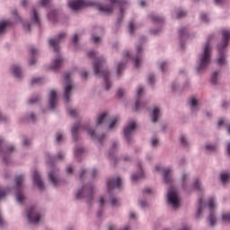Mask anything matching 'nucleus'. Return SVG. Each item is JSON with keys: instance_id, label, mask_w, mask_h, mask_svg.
I'll return each instance as SVG.
<instances>
[{"instance_id": "nucleus-1", "label": "nucleus", "mask_w": 230, "mask_h": 230, "mask_svg": "<svg viewBox=\"0 0 230 230\" xmlns=\"http://www.w3.org/2000/svg\"><path fill=\"white\" fill-rule=\"evenodd\" d=\"M111 5H102L97 2H91L87 0H72L68 3L69 8L74 12H78L82 8H87V6H96L99 12L104 13H111L114 11V6L120 8L121 15H123V4H127L128 2L125 0H110Z\"/></svg>"}, {"instance_id": "nucleus-2", "label": "nucleus", "mask_w": 230, "mask_h": 230, "mask_svg": "<svg viewBox=\"0 0 230 230\" xmlns=\"http://www.w3.org/2000/svg\"><path fill=\"white\" fill-rule=\"evenodd\" d=\"M88 57L90 58H95V62L93 64L94 73L97 75V76L104 78L105 90L109 91V89L111 87V81H109V70L103 69V66H105V59L103 58H96V52L93 50L88 52Z\"/></svg>"}, {"instance_id": "nucleus-3", "label": "nucleus", "mask_w": 230, "mask_h": 230, "mask_svg": "<svg viewBox=\"0 0 230 230\" xmlns=\"http://www.w3.org/2000/svg\"><path fill=\"white\" fill-rule=\"evenodd\" d=\"M211 62V47L209 46V41H208L203 47V52L200 55V58L198 61L197 71H204V68L209 66Z\"/></svg>"}, {"instance_id": "nucleus-4", "label": "nucleus", "mask_w": 230, "mask_h": 230, "mask_svg": "<svg viewBox=\"0 0 230 230\" xmlns=\"http://www.w3.org/2000/svg\"><path fill=\"white\" fill-rule=\"evenodd\" d=\"M223 39L221 44L218 46L219 49V58H217V64L219 66H224L226 64V55L224 54V49L227 48V44H229L230 40V31L225 30L222 31Z\"/></svg>"}, {"instance_id": "nucleus-5", "label": "nucleus", "mask_w": 230, "mask_h": 230, "mask_svg": "<svg viewBox=\"0 0 230 230\" xmlns=\"http://www.w3.org/2000/svg\"><path fill=\"white\" fill-rule=\"evenodd\" d=\"M22 182H24V176L18 175L15 177V191L17 202L22 203L24 201V195L22 194Z\"/></svg>"}, {"instance_id": "nucleus-6", "label": "nucleus", "mask_w": 230, "mask_h": 230, "mask_svg": "<svg viewBox=\"0 0 230 230\" xmlns=\"http://www.w3.org/2000/svg\"><path fill=\"white\" fill-rule=\"evenodd\" d=\"M65 80V102L66 103H69V98H71V91H73V84L71 83V74L66 73L64 75Z\"/></svg>"}, {"instance_id": "nucleus-7", "label": "nucleus", "mask_w": 230, "mask_h": 230, "mask_svg": "<svg viewBox=\"0 0 230 230\" xmlns=\"http://www.w3.org/2000/svg\"><path fill=\"white\" fill-rule=\"evenodd\" d=\"M168 203L172 205L174 209H177V208L181 206V199L179 198V194H177V190H171L168 192Z\"/></svg>"}, {"instance_id": "nucleus-8", "label": "nucleus", "mask_w": 230, "mask_h": 230, "mask_svg": "<svg viewBox=\"0 0 230 230\" xmlns=\"http://www.w3.org/2000/svg\"><path fill=\"white\" fill-rule=\"evenodd\" d=\"M208 207L209 208V217L208 222L209 226H215L217 224V217H215V198H210L208 202Z\"/></svg>"}, {"instance_id": "nucleus-9", "label": "nucleus", "mask_w": 230, "mask_h": 230, "mask_svg": "<svg viewBox=\"0 0 230 230\" xmlns=\"http://www.w3.org/2000/svg\"><path fill=\"white\" fill-rule=\"evenodd\" d=\"M27 218L31 224H39L40 220V214L35 211L33 207L28 208Z\"/></svg>"}, {"instance_id": "nucleus-10", "label": "nucleus", "mask_w": 230, "mask_h": 230, "mask_svg": "<svg viewBox=\"0 0 230 230\" xmlns=\"http://www.w3.org/2000/svg\"><path fill=\"white\" fill-rule=\"evenodd\" d=\"M62 39H66V33L64 32L59 33L55 40H49L50 48H52L56 53H58V51H60V48L58 47V45L60 44V40H62Z\"/></svg>"}, {"instance_id": "nucleus-11", "label": "nucleus", "mask_w": 230, "mask_h": 230, "mask_svg": "<svg viewBox=\"0 0 230 230\" xmlns=\"http://www.w3.org/2000/svg\"><path fill=\"white\" fill-rule=\"evenodd\" d=\"M93 187H88V188L84 187L81 190L77 192L76 199H84V197H85L86 195L88 199L91 200L93 199Z\"/></svg>"}, {"instance_id": "nucleus-12", "label": "nucleus", "mask_w": 230, "mask_h": 230, "mask_svg": "<svg viewBox=\"0 0 230 230\" xmlns=\"http://www.w3.org/2000/svg\"><path fill=\"white\" fill-rule=\"evenodd\" d=\"M134 130H136V122H129L127 127L124 128V137L128 141H130V136L134 134Z\"/></svg>"}, {"instance_id": "nucleus-13", "label": "nucleus", "mask_w": 230, "mask_h": 230, "mask_svg": "<svg viewBox=\"0 0 230 230\" xmlns=\"http://www.w3.org/2000/svg\"><path fill=\"white\" fill-rule=\"evenodd\" d=\"M108 190H114L116 188H119L121 186V178H113L112 180H109L107 181Z\"/></svg>"}, {"instance_id": "nucleus-14", "label": "nucleus", "mask_w": 230, "mask_h": 230, "mask_svg": "<svg viewBox=\"0 0 230 230\" xmlns=\"http://www.w3.org/2000/svg\"><path fill=\"white\" fill-rule=\"evenodd\" d=\"M33 182L35 186L39 188V190H44V182L40 179V174L37 171L33 172Z\"/></svg>"}, {"instance_id": "nucleus-15", "label": "nucleus", "mask_w": 230, "mask_h": 230, "mask_svg": "<svg viewBox=\"0 0 230 230\" xmlns=\"http://www.w3.org/2000/svg\"><path fill=\"white\" fill-rule=\"evenodd\" d=\"M49 109L57 107V92L55 90H51L49 95Z\"/></svg>"}, {"instance_id": "nucleus-16", "label": "nucleus", "mask_w": 230, "mask_h": 230, "mask_svg": "<svg viewBox=\"0 0 230 230\" xmlns=\"http://www.w3.org/2000/svg\"><path fill=\"white\" fill-rule=\"evenodd\" d=\"M85 127L80 125V124H75L73 128H72V136H73V139L74 141H77L78 140V131L79 130H85Z\"/></svg>"}, {"instance_id": "nucleus-17", "label": "nucleus", "mask_w": 230, "mask_h": 230, "mask_svg": "<svg viewBox=\"0 0 230 230\" xmlns=\"http://www.w3.org/2000/svg\"><path fill=\"white\" fill-rule=\"evenodd\" d=\"M64 62V58H62L61 56H58L55 58V60L52 62L51 69L54 71H57V69H60L62 66V63Z\"/></svg>"}, {"instance_id": "nucleus-18", "label": "nucleus", "mask_w": 230, "mask_h": 230, "mask_svg": "<svg viewBox=\"0 0 230 230\" xmlns=\"http://www.w3.org/2000/svg\"><path fill=\"white\" fill-rule=\"evenodd\" d=\"M49 179L54 186H58L60 181L57 180V172H50L49 173Z\"/></svg>"}, {"instance_id": "nucleus-19", "label": "nucleus", "mask_w": 230, "mask_h": 230, "mask_svg": "<svg viewBox=\"0 0 230 230\" xmlns=\"http://www.w3.org/2000/svg\"><path fill=\"white\" fill-rule=\"evenodd\" d=\"M143 87L139 86L137 90V102H136V104H135V109L134 111H137L139 109V105H140V102H139V98L141 97V94H143Z\"/></svg>"}, {"instance_id": "nucleus-20", "label": "nucleus", "mask_w": 230, "mask_h": 230, "mask_svg": "<svg viewBox=\"0 0 230 230\" xmlns=\"http://www.w3.org/2000/svg\"><path fill=\"white\" fill-rule=\"evenodd\" d=\"M170 173H172V170H170V168L164 170V179L166 184H170V182H172V176H170Z\"/></svg>"}, {"instance_id": "nucleus-21", "label": "nucleus", "mask_w": 230, "mask_h": 230, "mask_svg": "<svg viewBox=\"0 0 230 230\" xmlns=\"http://www.w3.org/2000/svg\"><path fill=\"white\" fill-rule=\"evenodd\" d=\"M159 108H154L153 112L151 114L153 123H156L157 119H159Z\"/></svg>"}, {"instance_id": "nucleus-22", "label": "nucleus", "mask_w": 230, "mask_h": 230, "mask_svg": "<svg viewBox=\"0 0 230 230\" xmlns=\"http://www.w3.org/2000/svg\"><path fill=\"white\" fill-rule=\"evenodd\" d=\"M12 71L16 78H21V75H22V70H21V67L14 65L12 67Z\"/></svg>"}, {"instance_id": "nucleus-23", "label": "nucleus", "mask_w": 230, "mask_h": 230, "mask_svg": "<svg viewBox=\"0 0 230 230\" xmlns=\"http://www.w3.org/2000/svg\"><path fill=\"white\" fill-rule=\"evenodd\" d=\"M31 19L35 24H40V20L39 19V14L37 13V10H35V9H32Z\"/></svg>"}, {"instance_id": "nucleus-24", "label": "nucleus", "mask_w": 230, "mask_h": 230, "mask_svg": "<svg viewBox=\"0 0 230 230\" xmlns=\"http://www.w3.org/2000/svg\"><path fill=\"white\" fill-rule=\"evenodd\" d=\"M145 177V173L143 172V170L140 168L139 173L137 175H133L131 177V181L133 182H136L137 181H139V179H143Z\"/></svg>"}, {"instance_id": "nucleus-25", "label": "nucleus", "mask_w": 230, "mask_h": 230, "mask_svg": "<svg viewBox=\"0 0 230 230\" xmlns=\"http://www.w3.org/2000/svg\"><path fill=\"white\" fill-rule=\"evenodd\" d=\"M88 136H91V137H93V139H97L98 141H102V139H103V136L96 137V134L94 133V129H93V128H90L88 130Z\"/></svg>"}, {"instance_id": "nucleus-26", "label": "nucleus", "mask_w": 230, "mask_h": 230, "mask_svg": "<svg viewBox=\"0 0 230 230\" xmlns=\"http://www.w3.org/2000/svg\"><path fill=\"white\" fill-rule=\"evenodd\" d=\"M9 24H10L9 21H4L0 22V35L2 33H4V30H6Z\"/></svg>"}, {"instance_id": "nucleus-27", "label": "nucleus", "mask_w": 230, "mask_h": 230, "mask_svg": "<svg viewBox=\"0 0 230 230\" xmlns=\"http://www.w3.org/2000/svg\"><path fill=\"white\" fill-rule=\"evenodd\" d=\"M150 19H151V21H153V22H164V18L159 17L155 14H151Z\"/></svg>"}, {"instance_id": "nucleus-28", "label": "nucleus", "mask_w": 230, "mask_h": 230, "mask_svg": "<svg viewBox=\"0 0 230 230\" xmlns=\"http://www.w3.org/2000/svg\"><path fill=\"white\" fill-rule=\"evenodd\" d=\"M105 118H107L106 112L99 114V116L97 118V125H102L103 123V119H105Z\"/></svg>"}, {"instance_id": "nucleus-29", "label": "nucleus", "mask_w": 230, "mask_h": 230, "mask_svg": "<svg viewBox=\"0 0 230 230\" xmlns=\"http://www.w3.org/2000/svg\"><path fill=\"white\" fill-rule=\"evenodd\" d=\"M199 208H198V212L196 214V218H199L200 217V215H202V208L204 207V204L202 203V199H199Z\"/></svg>"}, {"instance_id": "nucleus-30", "label": "nucleus", "mask_w": 230, "mask_h": 230, "mask_svg": "<svg viewBox=\"0 0 230 230\" xmlns=\"http://www.w3.org/2000/svg\"><path fill=\"white\" fill-rule=\"evenodd\" d=\"M134 65L137 67L141 64V57L137 56L132 58Z\"/></svg>"}, {"instance_id": "nucleus-31", "label": "nucleus", "mask_w": 230, "mask_h": 230, "mask_svg": "<svg viewBox=\"0 0 230 230\" xmlns=\"http://www.w3.org/2000/svg\"><path fill=\"white\" fill-rule=\"evenodd\" d=\"M119 119L118 117H114L111 119L110 128H114L116 127V123H118Z\"/></svg>"}, {"instance_id": "nucleus-32", "label": "nucleus", "mask_w": 230, "mask_h": 230, "mask_svg": "<svg viewBox=\"0 0 230 230\" xmlns=\"http://www.w3.org/2000/svg\"><path fill=\"white\" fill-rule=\"evenodd\" d=\"M218 77V71H216L212 74V76H211V83L212 84H217V78Z\"/></svg>"}, {"instance_id": "nucleus-33", "label": "nucleus", "mask_w": 230, "mask_h": 230, "mask_svg": "<svg viewBox=\"0 0 230 230\" xmlns=\"http://www.w3.org/2000/svg\"><path fill=\"white\" fill-rule=\"evenodd\" d=\"M229 181V173H222L221 174V181L227 182Z\"/></svg>"}, {"instance_id": "nucleus-34", "label": "nucleus", "mask_w": 230, "mask_h": 230, "mask_svg": "<svg viewBox=\"0 0 230 230\" xmlns=\"http://www.w3.org/2000/svg\"><path fill=\"white\" fill-rule=\"evenodd\" d=\"M194 188L195 190H197L198 191H201V188H200V181L199 180H196L194 181Z\"/></svg>"}, {"instance_id": "nucleus-35", "label": "nucleus", "mask_w": 230, "mask_h": 230, "mask_svg": "<svg viewBox=\"0 0 230 230\" xmlns=\"http://www.w3.org/2000/svg\"><path fill=\"white\" fill-rule=\"evenodd\" d=\"M125 69V63H120L118 65V75H121V71Z\"/></svg>"}, {"instance_id": "nucleus-36", "label": "nucleus", "mask_w": 230, "mask_h": 230, "mask_svg": "<svg viewBox=\"0 0 230 230\" xmlns=\"http://www.w3.org/2000/svg\"><path fill=\"white\" fill-rule=\"evenodd\" d=\"M136 30V25H134V22H129L128 25V31L129 33H134V31Z\"/></svg>"}, {"instance_id": "nucleus-37", "label": "nucleus", "mask_w": 230, "mask_h": 230, "mask_svg": "<svg viewBox=\"0 0 230 230\" xmlns=\"http://www.w3.org/2000/svg\"><path fill=\"white\" fill-rule=\"evenodd\" d=\"M205 148L210 152H215L217 150V146L208 145L205 146Z\"/></svg>"}, {"instance_id": "nucleus-38", "label": "nucleus", "mask_w": 230, "mask_h": 230, "mask_svg": "<svg viewBox=\"0 0 230 230\" xmlns=\"http://www.w3.org/2000/svg\"><path fill=\"white\" fill-rule=\"evenodd\" d=\"M82 153H84L83 147H79V148L75 149V157H78V155H80V154H82Z\"/></svg>"}, {"instance_id": "nucleus-39", "label": "nucleus", "mask_w": 230, "mask_h": 230, "mask_svg": "<svg viewBox=\"0 0 230 230\" xmlns=\"http://www.w3.org/2000/svg\"><path fill=\"white\" fill-rule=\"evenodd\" d=\"M147 82L148 84H154V82H155V77L154 76V75H148Z\"/></svg>"}, {"instance_id": "nucleus-40", "label": "nucleus", "mask_w": 230, "mask_h": 230, "mask_svg": "<svg viewBox=\"0 0 230 230\" xmlns=\"http://www.w3.org/2000/svg\"><path fill=\"white\" fill-rule=\"evenodd\" d=\"M6 197V190L0 187V199H4Z\"/></svg>"}, {"instance_id": "nucleus-41", "label": "nucleus", "mask_w": 230, "mask_h": 230, "mask_svg": "<svg viewBox=\"0 0 230 230\" xmlns=\"http://www.w3.org/2000/svg\"><path fill=\"white\" fill-rule=\"evenodd\" d=\"M222 218L224 222H230V214H224Z\"/></svg>"}, {"instance_id": "nucleus-42", "label": "nucleus", "mask_w": 230, "mask_h": 230, "mask_svg": "<svg viewBox=\"0 0 230 230\" xmlns=\"http://www.w3.org/2000/svg\"><path fill=\"white\" fill-rule=\"evenodd\" d=\"M13 150H14L13 146H9L7 147V150H6V152H5V155H9V154H12Z\"/></svg>"}, {"instance_id": "nucleus-43", "label": "nucleus", "mask_w": 230, "mask_h": 230, "mask_svg": "<svg viewBox=\"0 0 230 230\" xmlns=\"http://www.w3.org/2000/svg\"><path fill=\"white\" fill-rule=\"evenodd\" d=\"M49 1L50 0H40V6H47V4H49Z\"/></svg>"}, {"instance_id": "nucleus-44", "label": "nucleus", "mask_w": 230, "mask_h": 230, "mask_svg": "<svg viewBox=\"0 0 230 230\" xmlns=\"http://www.w3.org/2000/svg\"><path fill=\"white\" fill-rule=\"evenodd\" d=\"M180 140L183 146H186V145H188V142H186V137H184V136H181Z\"/></svg>"}, {"instance_id": "nucleus-45", "label": "nucleus", "mask_w": 230, "mask_h": 230, "mask_svg": "<svg viewBox=\"0 0 230 230\" xmlns=\"http://www.w3.org/2000/svg\"><path fill=\"white\" fill-rule=\"evenodd\" d=\"M190 105L193 108H195V106L197 105V101L195 99H191L190 102H189Z\"/></svg>"}, {"instance_id": "nucleus-46", "label": "nucleus", "mask_w": 230, "mask_h": 230, "mask_svg": "<svg viewBox=\"0 0 230 230\" xmlns=\"http://www.w3.org/2000/svg\"><path fill=\"white\" fill-rule=\"evenodd\" d=\"M179 33L181 38L184 37L186 35V28L180 29Z\"/></svg>"}, {"instance_id": "nucleus-47", "label": "nucleus", "mask_w": 230, "mask_h": 230, "mask_svg": "<svg viewBox=\"0 0 230 230\" xmlns=\"http://www.w3.org/2000/svg\"><path fill=\"white\" fill-rule=\"evenodd\" d=\"M40 100V98L36 97V98H32L31 100H29V103L33 104V103H37V102H39Z\"/></svg>"}, {"instance_id": "nucleus-48", "label": "nucleus", "mask_w": 230, "mask_h": 230, "mask_svg": "<svg viewBox=\"0 0 230 230\" xmlns=\"http://www.w3.org/2000/svg\"><path fill=\"white\" fill-rule=\"evenodd\" d=\"M186 15V12L184 11H181L180 13H178L177 14V19H181V17H184Z\"/></svg>"}, {"instance_id": "nucleus-49", "label": "nucleus", "mask_w": 230, "mask_h": 230, "mask_svg": "<svg viewBox=\"0 0 230 230\" xmlns=\"http://www.w3.org/2000/svg\"><path fill=\"white\" fill-rule=\"evenodd\" d=\"M30 53L32 57H34V55H37V53H39V50H37V49L32 48L30 49Z\"/></svg>"}, {"instance_id": "nucleus-50", "label": "nucleus", "mask_w": 230, "mask_h": 230, "mask_svg": "<svg viewBox=\"0 0 230 230\" xmlns=\"http://www.w3.org/2000/svg\"><path fill=\"white\" fill-rule=\"evenodd\" d=\"M68 114H70V116H72V118H75V116H76V114H77L76 110H69Z\"/></svg>"}, {"instance_id": "nucleus-51", "label": "nucleus", "mask_w": 230, "mask_h": 230, "mask_svg": "<svg viewBox=\"0 0 230 230\" xmlns=\"http://www.w3.org/2000/svg\"><path fill=\"white\" fill-rule=\"evenodd\" d=\"M42 82V78H34L31 80V84H40Z\"/></svg>"}, {"instance_id": "nucleus-52", "label": "nucleus", "mask_w": 230, "mask_h": 230, "mask_svg": "<svg viewBox=\"0 0 230 230\" xmlns=\"http://www.w3.org/2000/svg\"><path fill=\"white\" fill-rule=\"evenodd\" d=\"M158 143H159V140H157V138H153V139L151 140V145H152L153 146H157Z\"/></svg>"}, {"instance_id": "nucleus-53", "label": "nucleus", "mask_w": 230, "mask_h": 230, "mask_svg": "<svg viewBox=\"0 0 230 230\" xmlns=\"http://www.w3.org/2000/svg\"><path fill=\"white\" fill-rule=\"evenodd\" d=\"M56 141L58 143H60V141H62V134L60 133H58L57 136H56Z\"/></svg>"}, {"instance_id": "nucleus-54", "label": "nucleus", "mask_w": 230, "mask_h": 230, "mask_svg": "<svg viewBox=\"0 0 230 230\" xmlns=\"http://www.w3.org/2000/svg\"><path fill=\"white\" fill-rule=\"evenodd\" d=\"M72 42L74 44H76V42H78V35L77 34H75L73 37H72Z\"/></svg>"}, {"instance_id": "nucleus-55", "label": "nucleus", "mask_w": 230, "mask_h": 230, "mask_svg": "<svg viewBox=\"0 0 230 230\" xmlns=\"http://www.w3.org/2000/svg\"><path fill=\"white\" fill-rule=\"evenodd\" d=\"M200 19L204 21V22H208V15L206 13H202Z\"/></svg>"}, {"instance_id": "nucleus-56", "label": "nucleus", "mask_w": 230, "mask_h": 230, "mask_svg": "<svg viewBox=\"0 0 230 230\" xmlns=\"http://www.w3.org/2000/svg\"><path fill=\"white\" fill-rule=\"evenodd\" d=\"M92 40H93V42H94L95 44H98V42H100L101 40L100 37L98 36H93Z\"/></svg>"}, {"instance_id": "nucleus-57", "label": "nucleus", "mask_w": 230, "mask_h": 230, "mask_svg": "<svg viewBox=\"0 0 230 230\" xmlns=\"http://www.w3.org/2000/svg\"><path fill=\"white\" fill-rule=\"evenodd\" d=\"M117 96H118V98H122L123 97V91L121 89L118 90Z\"/></svg>"}, {"instance_id": "nucleus-58", "label": "nucleus", "mask_w": 230, "mask_h": 230, "mask_svg": "<svg viewBox=\"0 0 230 230\" xmlns=\"http://www.w3.org/2000/svg\"><path fill=\"white\" fill-rule=\"evenodd\" d=\"M88 74L87 72L84 71L81 73V77L83 78V80H85V78H87Z\"/></svg>"}, {"instance_id": "nucleus-59", "label": "nucleus", "mask_w": 230, "mask_h": 230, "mask_svg": "<svg viewBox=\"0 0 230 230\" xmlns=\"http://www.w3.org/2000/svg\"><path fill=\"white\" fill-rule=\"evenodd\" d=\"M118 199H115V198H113V199H111V204H112V206H118Z\"/></svg>"}, {"instance_id": "nucleus-60", "label": "nucleus", "mask_w": 230, "mask_h": 230, "mask_svg": "<svg viewBox=\"0 0 230 230\" xmlns=\"http://www.w3.org/2000/svg\"><path fill=\"white\" fill-rule=\"evenodd\" d=\"M159 66H160V69H162V71H164V67H166V63L162 62L159 64Z\"/></svg>"}, {"instance_id": "nucleus-61", "label": "nucleus", "mask_w": 230, "mask_h": 230, "mask_svg": "<svg viewBox=\"0 0 230 230\" xmlns=\"http://www.w3.org/2000/svg\"><path fill=\"white\" fill-rule=\"evenodd\" d=\"M60 159H64V154L59 153L57 156H56V160H60Z\"/></svg>"}, {"instance_id": "nucleus-62", "label": "nucleus", "mask_w": 230, "mask_h": 230, "mask_svg": "<svg viewBox=\"0 0 230 230\" xmlns=\"http://www.w3.org/2000/svg\"><path fill=\"white\" fill-rule=\"evenodd\" d=\"M29 119H30V121H35V114L31 113V114L29 115Z\"/></svg>"}, {"instance_id": "nucleus-63", "label": "nucleus", "mask_w": 230, "mask_h": 230, "mask_svg": "<svg viewBox=\"0 0 230 230\" xmlns=\"http://www.w3.org/2000/svg\"><path fill=\"white\" fill-rule=\"evenodd\" d=\"M24 30H26L27 31H30V27H31V25H30V23H24Z\"/></svg>"}, {"instance_id": "nucleus-64", "label": "nucleus", "mask_w": 230, "mask_h": 230, "mask_svg": "<svg viewBox=\"0 0 230 230\" xmlns=\"http://www.w3.org/2000/svg\"><path fill=\"white\" fill-rule=\"evenodd\" d=\"M66 172H67V173H73V167L68 166V167L66 168Z\"/></svg>"}]
</instances>
